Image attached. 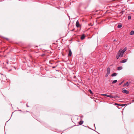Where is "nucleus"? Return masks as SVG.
<instances>
[{
    "label": "nucleus",
    "instance_id": "1",
    "mask_svg": "<svg viewBox=\"0 0 134 134\" xmlns=\"http://www.w3.org/2000/svg\"><path fill=\"white\" fill-rule=\"evenodd\" d=\"M126 50V48H124L122 50L120 49L118 52L116 58L117 59H118L120 57H122L123 55L124 52Z\"/></svg>",
    "mask_w": 134,
    "mask_h": 134
},
{
    "label": "nucleus",
    "instance_id": "2",
    "mask_svg": "<svg viewBox=\"0 0 134 134\" xmlns=\"http://www.w3.org/2000/svg\"><path fill=\"white\" fill-rule=\"evenodd\" d=\"M101 95H103V96H106L107 97H110V98H113V97L111 95H107V94H101Z\"/></svg>",
    "mask_w": 134,
    "mask_h": 134
},
{
    "label": "nucleus",
    "instance_id": "3",
    "mask_svg": "<svg viewBox=\"0 0 134 134\" xmlns=\"http://www.w3.org/2000/svg\"><path fill=\"white\" fill-rule=\"evenodd\" d=\"M122 92L123 93H125L126 94H128L129 93V91L126 90H123Z\"/></svg>",
    "mask_w": 134,
    "mask_h": 134
},
{
    "label": "nucleus",
    "instance_id": "4",
    "mask_svg": "<svg viewBox=\"0 0 134 134\" xmlns=\"http://www.w3.org/2000/svg\"><path fill=\"white\" fill-rule=\"evenodd\" d=\"M76 26L77 27H80V25L79 24V21L78 20L77 21L76 23Z\"/></svg>",
    "mask_w": 134,
    "mask_h": 134
},
{
    "label": "nucleus",
    "instance_id": "5",
    "mask_svg": "<svg viewBox=\"0 0 134 134\" xmlns=\"http://www.w3.org/2000/svg\"><path fill=\"white\" fill-rule=\"evenodd\" d=\"M107 73L109 74L110 72V69L109 67H108L107 69Z\"/></svg>",
    "mask_w": 134,
    "mask_h": 134
},
{
    "label": "nucleus",
    "instance_id": "6",
    "mask_svg": "<svg viewBox=\"0 0 134 134\" xmlns=\"http://www.w3.org/2000/svg\"><path fill=\"white\" fill-rule=\"evenodd\" d=\"M128 83V82H127L126 83H125L124 84L123 86V87H124L126 85H127V86H128L130 84H129Z\"/></svg>",
    "mask_w": 134,
    "mask_h": 134
},
{
    "label": "nucleus",
    "instance_id": "7",
    "mask_svg": "<svg viewBox=\"0 0 134 134\" xmlns=\"http://www.w3.org/2000/svg\"><path fill=\"white\" fill-rule=\"evenodd\" d=\"M72 54V52L70 49L69 51V54L68 56H71Z\"/></svg>",
    "mask_w": 134,
    "mask_h": 134
},
{
    "label": "nucleus",
    "instance_id": "8",
    "mask_svg": "<svg viewBox=\"0 0 134 134\" xmlns=\"http://www.w3.org/2000/svg\"><path fill=\"white\" fill-rule=\"evenodd\" d=\"M127 59H124L122 60L120 62L121 63H125L127 61Z\"/></svg>",
    "mask_w": 134,
    "mask_h": 134
},
{
    "label": "nucleus",
    "instance_id": "9",
    "mask_svg": "<svg viewBox=\"0 0 134 134\" xmlns=\"http://www.w3.org/2000/svg\"><path fill=\"white\" fill-rule=\"evenodd\" d=\"M117 74L116 73H113V74H112L111 75V76L112 77H113V76H116V75H117Z\"/></svg>",
    "mask_w": 134,
    "mask_h": 134
},
{
    "label": "nucleus",
    "instance_id": "10",
    "mask_svg": "<svg viewBox=\"0 0 134 134\" xmlns=\"http://www.w3.org/2000/svg\"><path fill=\"white\" fill-rule=\"evenodd\" d=\"M85 38V35H83L81 36V40H83Z\"/></svg>",
    "mask_w": 134,
    "mask_h": 134
},
{
    "label": "nucleus",
    "instance_id": "11",
    "mask_svg": "<svg viewBox=\"0 0 134 134\" xmlns=\"http://www.w3.org/2000/svg\"><path fill=\"white\" fill-rule=\"evenodd\" d=\"M83 123V121H80L79 122V124L80 125H82Z\"/></svg>",
    "mask_w": 134,
    "mask_h": 134
},
{
    "label": "nucleus",
    "instance_id": "12",
    "mask_svg": "<svg viewBox=\"0 0 134 134\" xmlns=\"http://www.w3.org/2000/svg\"><path fill=\"white\" fill-rule=\"evenodd\" d=\"M122 67L121 66L119 67L118 68V70H120L122 69Z\"/></svg>",
    "mask_w": 134,
    "mask_h": 134
},
{
    "label": "nucleus",
    "instance_id": "13",
    "mask_svg": "<svg viewBox=\"0 0 134 134\" xmlns=\"http://www.w3.org/2000/svg\"><path fill=\"white\" fill-rule=\"evenodd\" d=\"M134 31H132L130 32V34L131 35H132L134 34Z\"/></svg>",
    "mask_w": 134,
    "mask_h": 134
},
{
    "label": "nucleus",
    "instance_id": "14",
    "mask_svg": "<svg viewBox=\"0 0 134 134\" xmlns=\"http://www.w3.org/2000/svg\"><path fill=\"white\" fill-rule=\"evenodd\" d=\"M122 26V25H121V24H119L118 25V28H121V27Z\"/></svg>",
    "mask_w": 134,
    "mask_h": 134
},
{
    "label": "nucleus",
    "instance_id": "15",
    "mask_svg": "<svg viewBox=\"0 0 134 134\" xmlns=\"http://www.w3.org/2000/svg\"><path fill=\"white\" fill-rule=\"evenodd\" d=\"M117 82V80H114L112 82V83H115Z\"/></svg>",
    "mask_w": 134,
    "mask_h": 134
},
{
    "label": "nucleus",
    "instance_id": "16",
    "mask_svg": "<svg viewBox=\"0 0 134 134\" xmlns=\"http://www.w3.org/2000/svg\"><path fill=\"white\" fill-rule=\"evenodd\" d=\"M124 82V81H122L120 83H119V86H120V85H121V84H122V83H123V82Z\"/></svg>",
    "mask_w": 134,
    "mask_h": 134
},
{
    "label": "nucleus",
    "instance_id": "17",
    "mask_svg": "<svg viewBox=\"0 0 134 134\" xmlns=\"http://www.w3.org/2000/svg\"><path fill=\"white\" fill-rule=\"evenodd\" d=\"M131 16H129L128 17V20H130L131 19Z\"/></svg>",
    "mask_w": 134,
    "mask_h": 134
},
{
    "label": "nucleus",
    "instance_id": "18",
    "mask_svg": "<svg viewBox=\"0 0 134 134\" xmlns=\"http://www.w3.org/2000/svg\"><path fill=\"white\" fill-rule=\"evenodd\" d=\"M89 92L91 94H93V93L91 90H89Z\"/></svg>",
    "mask_w": 134,
    "mask_h": 134
},
{
    "label": "nucleus",
    "instance_id": "19",
    "mask_svg": "<svg viewBox=\"0 0 134 134\" xmlns=\"http://www.w3.org/2000/svg\"><path fill=\"white\" fill-rule=\"evenodd\" d=\"M109 74H108L107 73V74H106L105 75V77H107L108 76V75H109Z\"/></svg>",
    "mask_w": 134,
    "mask_h": 134
},
{
    "label": "nucleus",
    "instance_id": "20",
    "mask_svg": "<svg viewBox=\"0 0 134 134\" xmlns=\"http://www.w3.org/2000/svg\"><path fill=\"white\" fill-rule=\"evenodd\" d=\"M125 105V104H122L121 105V106H122V107L124 106Z\"/></svg>",
    "mask_w": 134,
    "mask_h": 134
},
{
    "label": "nucleus",
    "instance_id": "21",
    "mask_svg": "<svg viewBox=\"0 0 134 134\" xmlns=\"http://www.w3.org/2000/svg\"><path fill=\"white\" fill-rule=\"evenodd\" d=\"M95 102H98V100H95Z\"/></svg>",
    "mask_w": 134,
    "mask_h": 134
},
{
    "label": "nucleus",
    "instance_id": "22",
    "mask_svg": "<svg viewBox=\"0 0 134 134\" xmlns=\"http://www.w3.org/2000/svg\"><path fill=\"white\" fill-rule=\"evenodd\" d=\"M117 40H114V41H116Z\"/></svg>",
    "mask_w": 134,
    "mask_h": 134
},
{
    "label": "nucleus",
    "instance_id": "23",
    "mask_svg": "<svg viewBox=\"0 0 134 134\" xmlns=\"http://www.w3.org/2000/svg\"><path fill=\"white\" fill-rule=\"evenodd\" d=\"M115 104H116V105H119L118 104L115 103Z\"/></svg>",
    "mask_w": 134,
    "mask_h": 134
},
{
    "label": "nucleus",
    "instance_id": "24",
    "mask_svg": "<svg viewBox=\"0 0 134 134\" xmlns=\"http://www.w3.org/2000/svg\"><path fill=\"white\" fill-rule=\"evenodd\" d=\"M26 106H27V107H29V106H28L27 104V105H26Z\"/></svg>",
    "mask_w": 134,
    "mask_h": 134
}]
</instances>
